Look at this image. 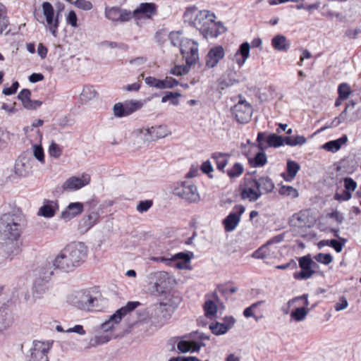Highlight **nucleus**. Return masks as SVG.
<instances>
[{
  "instance_id": "17",
  "label": "nucleus",
  "mask_w": 361,
  "mask_h": 361,
  "mask_svg": "<svg viewBox=\"0 0 361 361\" xmlns=\"http://www.w3.org/2000/svg\"><path fill=\"white\" fill-rule=\"evenodd\" d=\"M90 182V175L83 173L80 177L72 176L68 178L62 187L64 190H77L88 185Z\"/></svg>"
},
{
  "instance_id": "20",
  "label": "nucleus",
  "mask_w": 361,
  "mask_h": 361,
  "mask_svg": "<svg viewBox=\"0 0 361 361\" xmlns=\"http://www.w3.org/2000/svg\"><path fill=\"white\" fill-rule=\"evenodd\" d=\"M14 173L19 178L29 176L32 171V160L26 156H20L16 161Z\"/></svg>"
},
{
  "instance_id": "31",
  "label": "nucleus",
  "mask_w": 361,
  "mask_h": 361,
  "mask_svg": "<svg viewBox=\"0 0 361 361\" xmlns=\"http://www.w3.org/2000/svg\"><path fill=\"white\" fill-rule=\"evenodd\" d=\"M98 95V92L93 86L85 85L80 94L79 99L82 104H87L90 101L97 98Z\"/></svg>"
},
{
  "instance_id": "5",
  "label": "nucleus",
  "mask_w": 361,
  "mask_h": 361,
  "mask_svg": "<svg viewBox=\"0 0 361 361\" xmlns=\"http://www.w3.org/2000/svg\"><path fill=\"white\" fill-rule=\"evenodd\" d=\"M171 189L174 195L188 202L195 203L200 200L197 188L189 181L176 183L171 185Z\"/></svg>"
},
{
  "instance_id": "18",
  "label": "nucleus",
  "mask_w": 361,
  "mask_h": 361,
  "mask_svg": "<svg viewBox=\"0 0 361 361\" xmlns=\"http://www.w3.org/2000/svg\"><path fill=\"white\" fill-rule=\"evenodd\" d=\"M345 190L339 193L336 192L334 199L339 202L348 201L352 197V192H354L357 187V183L350 177H345L343 179Z\"/></svg>"
},
{
  "instance_id": "53",
  "label": "nucleus",
  "mask_w": 361,
  "mask_h": 361,
  "mask_svg": "<svg viewBox=\"0 0 361 361\" xmlns=\"http://www.w3.org/2000/svg\"><path fill=\"white\" fill-rule=\"evenodd\" d=\"M338 96L346 99L351 93L350 87L347 83H341L338 88Z\"/></svg>"
},
{
  "instance_id": "39",
  "label": "nucleus",
  "mask_w": 361,
  "mask_h": 361,
  "mask_svg": "<svg viewBox=\"0 0 361 361\" xmlns=\"http://www.w3.org/2000/svg\"><path fill=\"white\" fill-rule=\"evenodd\" d=\"M266 142L269 147H279L283 145L285 138L276 134L272 133L267 136Z\"/></svg>"
},
{
  "instance_id": "15",
  "label": "nucleus",
  "mask_w": 361,
  "mask_h": 361,
  "mask_svg": "<svg viewBox=\"0 0 361 361\" xmlns=\"http://www.w3.org/2000/svg\"><path fill=\"white\" fill-rule=\"evenodd\" d=\"M53 266L61 271L68 272L76 267L63 248L53 260Z\"/></svg>"
},
{
  "instance_id": "6",
  "label": "nucleus",
  "mask_w": 361,
  "mask_h": 361,
  "mask_svg": "<svg viewBox=\"0 0 361 361\" xmlns=\"http://www.w3.org/2000/svg\"><path fill=\"white\" fill-rule=\"evenodd\" d=\"M151 260L161 262L166 265L175 267L178 269H190V257L184 252L176 255L167 254L164 256L153 257Z\"/></svg>"
},
{
  "instance_id": "21",
  "label": "nucleus",
  "mask_w": 361,
  "mask_h": 361,
  "mask_svg": "<svg viewBox=\"0 0 361 361\" xmlns=\"http://www.w3.org/2000/svg\"><path fill=\"white\" fill-rule=\"evenodd\" d=\"M234 209L237 213H231L224 220V225L226 231L231 232L233 231L240 221V216L244 213L245 207L238 204L235 206Z\"/></svg>"
},
{
  "instance_id": "23",
  "label": "nucleus",
  "mask_w": 361,
  "mask_h": 361,
  "mask_svg": "<svg viewBox=\"0 0 361 361\" xmlns=\"http://www.w3.org/2000/svg\"><path fill=\"white\" fill-rule=\"evenodd\" d=\"M310 214L307 210L300 211L293 214L289 220L290 226L295 228L310 227Z\"/></svg>"
},
{
  "instance_id": "57",
  "label": "nucleus",
  "mask_w": 361,
  "mask_h": 361,
  "mask_svg": "<svg viewBox=\"0 0 361 361\" xmlns=\"http://www.w3.org/2000/svg\"><path fill=\"white\" fill-rule=\"evenodd\" d=\"M313 264H316L309 256H304L299 259V265L301 269H312Z\"/></svg>"
},
{
  "instance_id": "27",
  "label": "nucleus",
  "mask_w": 361,
  "mask_h": 361,
  "mask_svg": "<svg viewBox=\"0 0 361 361\" xmlns=\"http://www.w3.org/2000/svg\"><path fill=\"white\" fill-rule=\"evenodd\" d=\"M83 211V205L80 202H73L68 205L61 214V217L65 220H70L80 214Z\"/></svg>"
},
{
  "instance_id": "61",
  "label": "nucleus",
  "mask_w": 361,
  "mask_h": 361,
  "mask_svg": "<svg viewBox=\"0 0 361 361\" xmlns=\"http://www.w3.org/2000/svg\"><path fill=\"white\" fill-rule=\"evenodd\" d=\"M348 306V302L345 297L341 296L338 300L334 305V309L336 311L339 312L346 309Z\"/></svg>"
},
{
  "instance_id": "12",
  "label": "nucleus",
  "mask_w": 361,
  "mask_h": 361,
  "mask_svg": "<svg viewBox=\"0 0 361 361\" xmlns=\"http://www.w3.org/2000/svg\"><path fill=\"white\" fill-rule=\"evenodd\" d=\"M233 114L238 123H247L252 117V106L245 101H239L233 106Z\"/></svg>"
},
{
  "instance_id": "10",
  "label": "nucleus",
  "mask_w": 361,
  "mask_h": 361,
  "mask_svg": "<svg viewBox=\"0 0 361 361\" xmlns=\"http://www.w3.org/2000/svg\"><path fill=\"white\" fill-rule=\"evenodd\" d=\"M51 273V271H48L47 274H44L42 278L39 276L35 281L32 287V297L30 299L32 302L44 299L47 295L49 292L48 279Z\"/></svg>"
},
{
  "instance_id": "46",
  "label": "nucleus",
  "mask_w": 361,
  "mask_h": 361,
  "mask_svg": "<svg viewBox=\"0 0 361 361\" xmlns=\"http://www.w3.org/2000/svg\"><path fill=\"white\" fill-rule=\"evenodd\" d=\"M33 156L41 164L44 163V153L41 145L35 144L32 145Z\"/></svg>"
},
{
  "instance_id": "43",
  "label": "nucleus",
  "mask_w": 361,
  "mask_h": 361,
  "mask_svg": "<svg viewBox=\"0 0 361 361\" xmlns=\"http://www.w3.org/2000/svg\"><path fill=\"white\" fill-rule=\"evenodd\" d=\"M135 134L136 135V136L143 140L144 142H152L153 140H152V135H151V130H150V128H140V129H137L136 130H135Z\"/></svg>"
},
{
  "instance_id": "54",
  "label": "nucleus",
  "mask_w": 361,
  "mask_h": 361,
  "mask_svg": "<svg viewBox=\"0 0 361 361\" xmlns=\"http://www.w3.org/2000/svg\"><path fill=\"white\" fill-rule=\"evenodd\" d=\"M314 271L312 269H302L294 274V278L298 280H306L312 276Z\"/></svg>"
},
{
  "instance_id": "36",
  "label": "nucleus",
  "mask_w": 361,
  "mask_h": 361,
  "mask_svg": "<svg viewBox=\"0 0 361 361\" xmlns=\"http://www.w3.org/2000/svg\"><path fill=\"white\" fill-rule=\"evenodd\" d=\"M262 195V192L259 191L256 188H245L241 192L243 199H248L251 202L256 201Z\"/></svg>"
},
{
  "instance_id": "62",
  "label": "nucleus",
  "mask_w": 361,
  "mask_h": 361,
  "mask_svg": "<svg viewBox=\"0 0 361 361\" xmlns=\"http://www.w3.org/2000/svg\"><path fill=\"white\" fill-rule=\"evenodd\" d=\"M42 102L39 100H32L30 99L23 104V107L27 110H35L42 105Z\"/></svg>"
},
{
  "instance_id": "33",
  "label": "nucleus",
  "mask_w": 361,
  "mask_h": 361,
  "mask_svg": "<svg viewBox=\"0 0 361 361\" xmlns=\"http://www.w3.org/2000/svg\"><path fill=\"white\" fill-rule=\"evenodd\" d=\"M348 141L346 135H343L339 139L329 141L323 145V148L329 152H337L341 147Z\"/></svg>"
},
{
  "instance_id": "28",
  "label": "nucleus",
  "mask_w": 361,
  "mask_h": 361,
  "mask_svg": "<svg viewBox=\"0 0 361 361\" xmlns=\"http://www.w3.org/2000/svg\"><path fill=\"white\" fill-rule=\"evenodd\" d=\"M250 44L245 42L243 43L234 56L235 63L241 67L250 56Z\"/></svg>"
},
{
  "instance_id": "7",
  "label": "nucleus",
  "mask_w": 361,
  "mask_h": 361,
  "mask_svg": "<svg viewBox=\"0 0 361 361\" xmlns=\"http://www.w3.org/2000/svg\"><path fill=\"white\" fill-rule=\"evenodd\" d=\"M64 249L76 267L83 263L87 257L88 248L83 243H72Z\"/></svg>"
},
{
  "instance_id": "51",
  "label": "nucleus",
  "mask_w": 361,
  "mask_h": 361,
  "mask_svg": "<svg viewBox=\"0 0 361 361\" xmlns=\"http://www.w3.org/2000/svg\"><path fill=\"white\" fill-rule=\"evenodd\" d=\"M204 309L205 311V315L207 317H212L216 314L217 312V307L216 304L212 301L208 300L205 302Z\"/></svg>"
},
{
  "instance_id": "50",
  "label": "nucleus",
  "mask_w": 361,
  "mask_h": 361,
  "mask_svg": "<svg viewBox=\"0 0 361 361\" xmlns=\"http://www.w3.org/2000/svg\"><path fill=\"white\" fill-rule=\"evenodd\" d=\"M209 329L214 334L221 335L227 332L228 328L226 327L225 324L216 322L209 325Z\"/></svg>"
},
{
  "instance_id": "19",
  "label": "nucleus",
  "mask_w": 361,
  "mask_h": 361,
  "mask_svg": "<svg viewBox=\"0 0 361 361\" xmlns=\"http://www.w3.org/2000/svg\"><path fill=\"white\" fill-rule=\"evenodd\" d=\"M169 280V274L166 271L154 272L149 276L150 283L154 285L155 290L157 293L164 292L165 289L167 288Z\"/></svg>"
},
{
  "instance_id": "2",
  "label": "nucleus",
  "mask_w": 361,
  "mask_h": 361,
  "mask_svg": "<svg viewBox=\"0 0 361 361\" xmlns=\"http://www.w3.org/2000/svg\"><path fill=\"white\" fill-rule=\"evenodd\" d=\"M180 302L178 298L175 302H161L153 308H147L140 310L138 319L141 322H146L148 319L156 326H162L171 317L176 307Z\"/></svg>"
},
{
  "instance_id": "42",
  "label": "nucleus",
  "mask_w": 361,
  "mask_h": 361,
  "mask_svg": "<svg viewBox=\"0 0 361 361\" xmlns=\"http://www.w3.org/2000/svg\"><path fill=\"white\" fill-rule=\"evenodd\" d=\"M123 104L126 116L140 109L142 106V103L140 101L126 102Z\"/></svg>"
},
{
  "instance_id": "37",
  "label": "nucleus",
  "mask_w": 361,
  "mask_h": 361,
  "mask_svg": "<svg viewBox=\"0 0 361 361\" xmlns=\"http://www.w3.org/2000/svg\"><path fill=\"white\" fill-rule=\"evenodd\" d=\"M309 311L310 310L306 307H300L295 308L290 313V318L297 322L304 321L307 317Z\"/></svg>"
},
{
  "instance_id": "25",
  "label": "nucleus",
  "mask_w": 361,
  "mask_h": 361,
  "mask_svg": "<svg viewBox=\"0 0 361 361\" xmlns=\"http://www.w3.org/2000/svg\"><path fill=\"white\" fill-rule=\"evenodd\" d=\"M224 50L221 46H216L211 49L206 57V66L212 68L224 58Z\"/></svg>"
},
{
  "instance_id": "9",
  "label": "nucleus",
  "mask_w": 361,
  "mask_h": 361,
  "mask_svg": "<svg viewBox=\"0 0 361 361\" xmlns=\"http://www.w3.org/2000/svg\"><path fill=\"white\" fill-rule=\"evenodd\" d=\"M52 344V341H33L30 349L29 361H49L48 353Z\"/></svg>"
},
{
  "instance_id": "64",
  "label": "nucleus",
  "mask_w": 361,
  "mask_h": 361,
  "mask_svg": "<svg viewBox=\"0 0 361 361\" xmlns=\"http://www.w3.org/2000/svg\"><path fill=\"white\" fill-rule=\"evenodd\" d=\"M114 114L117 117H123L126 116V110L124 104L122 103H117L114 106Z\"/></svg>"
},
{
  "instance_id": "49",
  "label": "nucleus",
  "mask_w": 361,
  "mask_h": 361,
  "mask_svg": "<svg viewBox=\"0 0 361 361\" xmlns=\"http://www.w3.org/2000/svg\"><path fill=\"white\" fill-rule=\"evenodd\" d=\"M10 324V316L6 309L0 308V330L8 326Z\"/></svg>"
},
{
  "instance_id": "22",
  "label": "nucleus",
  "mask_w": 361,
  "mask_h": 361,
  "mask_svg": "<svg viewBox=\"0 0 361 361\" xmlns=\"http://www.w3.org/2000/svg\"><path fill=\"white\" fill-rule=\"evenodd\" d=\"M226 28L221 21H216V19L210 20V24L201 33L205 38H214L219 35L224 33Z\"/></svg>"
},
{
  "instance_id": "35",
  "label": "nucleus",
  "mask_w": 361,
  "mask_h": 361,
  "mask_svg": "<svg viewBox=\"0 0 361 361\" xmlns=\"http://www.w3.org/2000/svg\"><path fill=\"white\" fill-rule=\"evenodd\" d=\"M229 157V154L221 152H215L212 154V159L215 160L216 167L220 171H224L228 164Z\"/></svg>"
},
{
  "instance_id": "11",
  "label": "nucleus",
  "mask_w": 361,
  "mask_h": 361,
  "mask_svg": "<svg viewBox=\"0 0 361 361\" xmlns=\"http://www.w3.org/2000/svg\"><path fill=\"white\" fill-rule=\"evenodd\" d=\"M180 51L188 66L195 63L199 59L198 44L193 40L183 39L180 44Z\"/></svg>"
},
{
  "instance_id": "13",
  "label": "nucleus",
  "mask_w": 361,
  "mask_h": 361,
  "mask_svg": "<svg viewBox=\"0 0 361 361\" xmlns=\"http://www.w3.org/2000/svg\"><path fill=\"white\" fill-rule=\"evenodd\" d=\"M43 14L46 18L47 25L54 37L57 36V30L59 27L58 17L54 18V10L52 5L49 2H44L42 5Z\"/></svg>"
},
{
  "instance_id": "14",
  "label": "nucleus",
  "mask_w": 361,
  "mask_h": 361,
  "mask_svg": "<svg viewBox=\"0 0 361 361\" xmlns=\"http://www.w3.org/2000/svg\"><path fill=\"white\" fill-rule=\"evenodd\" d=\"M356 103L353 101H350L345 106V109L340 114L338 117H336L332 122L333 126H338L343 122H355L360 118L359 116V110L353 113L352 115L348 116V113L355 109Z\"/></svg>"
},
{
  "instance_id": "26",
  "label": "nucleus",
  "mask_w": 361,
  "mask_h": 361,
  "mask_svg": "<svg viewBox=\"0 0 361 361\" xmlns=\"http://www.w3.org/2000/svg\"><path fill=\"white\" fill-rule=\"evenodd\" d=\"M58 210L59 204L57 201L45 200L42 206L39 209L37 215L45 218H51Z\"/></svg>"
},
{
  "instance_id": "48",
  "label": "nucleus",
  "mask_w": 361,
  "mask_h": 361,
  "mask_svg": "<svg viewBox=\"0 0 361 361\" xmlns=\"http://www.w3.org/2000/svg\"><path fill=\"white\" fill-rule=\"evenodd\" d=\"M178 85V82L176 79L171 77H166L165 79L161 80L160 89H170Z\"/></svg>"
},
{
  "instance_id": "38",
  "label": "nucleus",
  "mask_w": 361,
  "mask_h": 361,
  "mask_svg": "<svg viewBox=\"0 0 361 361\" xmlns=\"http://www.w3.org/2000/svg\"><path fill=\"white\" fill-rule=\"evenodd\" d=\"M300 169V166L296 161L288 160L286 167L288 178L285 179L288 181L292 180L295 177Z\"/></svg>"
},
{
  "instance_id": "44",
  "label": "nucleus",
  "mask_w": 361,
  "mask_h": 361,
  "mask_svg": "<svg viewBox=\"0 0 361 361\" xmlns=\"http://www.w3.org/2000/svg\"><path fill=\"white\" fill-rule=\"evenodd\" d=\"M307 140L302 135H297L295 137H286L285 143L287 145L293 147L296 145H302L306 143Z\"/></svg>"
},
{
  "instance_id": "8",
  "label": "nucleus",
  "mask_w": 361,
  "mask_h": 361,
  "mask_svg": "<svg viewBox=\"0 0 361 361\" xmlns=\"http://www.w3.org/2000/svg\"><path fill=\"white\" fill-rule=\"evenodd\" d=\"M140 303L139 302H128L126 306L121 307L109 319L101 324V328L104 331H108L114 328V324H118L122 318L130 311L134 310Z\"/></svg>"
},
{
  "instance_id": "40",
  "label": "nucleus",
  "mask_w": 361,
  "mask_h": 361,
  "mask_svg": "<svg viewBox=\"0 0 361 361\" xmlns=\"http://www.w3.org/2000/svg\"><path fill=\"white\" fill-rule=\"evenodd\" d=\"M9 24L6 7L0 3V34H1Z\"/></svg>"
},
{
  "instance_id": "56",
  "label": "nucleus",
  "mask_w": 361,
  "mask_h": 361,
  "mask_svg": "<svg viewBox=\"0 0 361 361\" xmlns=\"http://www.w3.org/2000/svg\"><path fill=\"white\" fill-rule=\"evenodd\" d=\"M279 193L282 195L291 196L292 197H297L298 196L297 190L292 186H282L279 190Z\"/></svg>"
},
{
  "instance_id": "45",
  "label": "nucleus",
  "mask_w": 361,
  "mask_h": 361,
  "mask_svg": "<svg viewBox=\"0 0 361 361\" xmlns=\"http://www.w3.org/2000/svg\"><path fill=\"white\" fill-rule=\"evenodd\" d=\"M243 171V166L240 163H235L231 169L227 170V175L231 178H234L239 177Z\"/></svg>"
},
{
  "instance_id": "29",
  "label": "nucleus",
  "mask_w": 361,
  "mask_h": 361,
  "mask_svg": "<svg viewBox=\"0 0 361 361\" xmlns=\"http://www.w3.org/2000/svg\"><path fill=\"white\" fill-rule=\"evenodd\" d=\"M99 218V214L97 212H92L88 215L84 216L79 224V228L86 232L90 230L97 222Z\"/></svg>"
},
{
  "instance_id": "34",
  "label": "nucleus",
  "mask_w": 361,
  "mask_h": 361,
  "mask_svg": "<svg viewBox=\"0 0 361 361\" xmlns=\"http://www.w3.org/2000/svg\"><path fill=\"white\" fill-rule=\"evenodd\" d=\"M150 130L153 141L164 138L170 134L167 126L163 125L152 126L150 128Z\"/></svg>"
},
{
  "instance_id": "58",
  "label": "nucleus",
  "mask_w": 361,
  "mask_h": 361,
  "mask_svg": "<svg viewBox=\"0 0 361 361\" xmlns=\"http://www.w3.org/2000/svg\"><path fill=\"white\" fill-rule=\"evenodd\" d=\"M314 259L317 262L322 263L324 264H329L333 257L330 254L319 253L314 256Z\"/></svg>"
},
{
  "instance_id": "60",
  "label": "nucleus",
  "mask_w": 361,
  "mask_h": 361,
  "mask_svg": "<svg viewBox=\"0 0 361 361\" xmlns=\"http://www.w3.org/2000/svg\"><path fill=\"white\" fill-rule=\"evenodd\" d=\"M61 149L59 146L52 141L49 148V153L51 157L59 158L61 155Z\"/></svg>"
},
{
  "instance_id": "52",
  "label": "nucleus",
  "mask_w": 361,
  "mask_h": 361,
  "mask_svg": "<svg viewBox=\"0 0 361 361\" xmlns=\"http://www.w3.org/2000/svg\"><path fill=\"white\" fill-rule=\"evenodd\" d=\"M268 250L269 247L264 244L253 252L252 257L256 259H264L269 255Z\"/></svg>"
},
{
  "instance_id": "30",
  "label": "nucleus",
  "mask_w": 361,
  "mask_h": 361,
  "mask_svg": "<svg viewBox=\"0 0 361 361\" xmlns=\"http://www.w3.org/2000/svg\"><path fill=\"white\" fill-rule=\"evenodd\" d=\"M254 187L262 193L271 192L274 188V185L272 180L268 177H261L258 180L253 181Z\"/></svg>"
},
{
  "instance_id": "63",
  "label": "nucleus",
  "mask_w": 361,
  "mask_h": 361,
  "mask_svg": "<svg viewBox=\"0 0 361 361\" xmlns=\"http://www.w3.org/2000/svg\"><path fill=\"white\" fill-rule=\"evenodd\" d=\"M189 71V68L186 66H176L170 71V73L175 75H183Z\"/></svg>"
},
{
  "instance_id": "59",
  "label": "nucleus",
  "mask_w": 361,
  "mask_h": 361,
  "mask_svg": "<svg viewBox=\"0 0 361 361\" xmlns=\"http://www.w3.org/2000/svg\"><path fill=\"white\" fill-rule=\"evenodd\" d=\"M75 6L83 11H90L92 8V4L87 0H76L73 3Z\"/></svg>"
},
{
  "instance_id": "32",
  "label": "nucleus",
  "mask_w": 361,
  "mask_h": 361,
  "mask_svg": "<svg viewBox=\"0 0 361 361\" xmlns=\"http://www.w3.org/2000/svg\"><path fill=\"white\" fill-rule=\"evenodd\" d=\"M271 45L274 49L279 51H287L290 48V43L286 37L282 35H277L271 39Z\"/></svg>"
},
{
  "instance_id": "16",
  "label": "nucleus",
  "mask_w": 361,
  "mask_h": 361,
  "mask_svg": "<svg viewBox=\"0 0 361 361\" xmlns=\"http://www.w3.org/2000/svg\"><path fill=\"white\" fill-rule=\"evenodd\" d=\"M204 343L197 340H194L190 338V334L185 336L183 339L180 340L177 344V348L180 353H193L198 352L202 346H204Z\"/></svg>"
},
{
  "instance_id": "55",
  "label": "nucleus",
  "mask_w": 361,
  "mask_h": 361,
  "mask_svg": "<svg viewBox=\"0 0 361 361\" xmlns=\"http://www.w3.org/2000/svg\"><path fill=\"white\" fill-rule=\"evenodd\" d=\"M182 32H171L169 35V39L171 42V44L174 47L179 46L180 47V44L183 39H181Z\"/></svg>"
},
{
  "instance_id": "3",
  "label": "nucleus",
  "mask_w": 361,
  "mask_h": 361,
  "mask_svg": "<svg viewBox=\"0 0 361 361\" xmlns=\"http://www.w3.org/2000/svg\"><path fill=\"white\" fill-rule=\"evenodd\" d=\"M22 219L20 215L6 213L0 216V233L8 240H17L22 233Z\"/></svg>"
},
{
  "instance_id": "24",
  "label": "nucleus",
  "mask_w": 361,
  "mask_h": 361,
  "mask_svg": "<svg viewBox=\"0 0 361 361\" xmlns=\"http://www.w3.org/2000/svg\"><path fill=\"white\" fill-rule=\"evenodd\" d=\"M157 6L154 3H142L133 11L136 18L142 17L151 18L157 14Z\"/></svg>"
},
{
  "instance_id": "1",
  "label": "nucleus",
  "mask_w": 361,
  "mask_h": 361,
  "mask_svg": "<svg viewBox=\"0 0 361 361\" xmlns=\"http://www.w3.org/2000/svg\"><path fill=\"white\" fill-rule=\"evenodd\" d=\"M69 302L77 309L86 312L101 311L106 305V300L97 288L78 291L70 296Z\"/></svg>"
},
{
  "instance_id": "4",
  "label": "nucleus",
  "mask_w": 361,
  "mask_h": 361,
  "mask_svg": "<svg viewBox=\"0 0 361 361\" xmlns=\"http://www.w3.org/2000/svg\"><path fill=\"white\" fill-rule=\"evenodd\" d=\"M184 18L202 33L209 25L210 20L216 19V16L208 10L197 11V8L193 6L187 8Z\"/></svg>"
},
{
  "instance_id": "41",
  "label": "nucleus",
  "mask_w": 361,
  "mask_h": 361,
  "mask_svg": "<svg viewBox=\"0 0 361 361\" xmlns=\"http://www.w3.org/2000/svg\"><path fill=\"white\" fill-rule=\"evenodd\" d=\"M250 164L254 167H262L264 166L267 161L265 153L260 152L257 153L253 159H250Z\"/></svg>"
},
{
  "instance_id": "47",
  "label": "nucleus",
  "mask_w": 361,
  "mask_h": 361,
  "mask_svg": "<svg viewBox=\"0 0 361 361\" xmlns=\"http://www.w3.org/2000/svg\"><path fill=\"white\" fill-rule=\"evenodd\" d=\"M18 179L19 178L14 173V168L6 169L3 171V180L4 182H14Z\"/></svg>"
}]
</instances>
